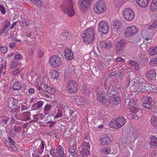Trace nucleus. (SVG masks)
<instances>
[{"label":"nucleus","mask_w":157,"mask_h":157,"mask_svg":"<svg viewBox=\"0 0 157 157\" xmlns=\"http://www.w3.org/2000/svg\"><path fill=\"white\" fill-rule=\"evenodd\" d=\"M82 148L87 149V150L89 149L90 148V146L89 143L86 142H83L82 144Z\"/></svg>","instance_id":"de8ad7c7"},{"label":"nucleus","mask_w":157,"mask_h":157,"mask_svg":"<svg viewBox=\"0 0 157 157\" xmlns=\"http://www.w3.org/2000/svg\"><path fill=\"white\" fill-rule=\"evenodd\" d=\"M139 6L141 7H145L147 5L149 0H136Z\"/></svg>","instance_id":"7c9ffc66"},{"label":"nucleus","mask_w":157,"mask_h":157,"mask_svg":"<svg viewBox=\"0 0 157 157\" xmlns=\"http://www.w3.org/2000/svg\"><path fill=\"white\" fill-rule=\"evenodd\" d=\"M44 144L43 140L41 141L40 145L39 148L44 150Z\"/></svg>","instance_id":"052dcab7"},{"label":"nucleus","mask_w":157,"mask_h":157,"mask_svg":"<svg viewBox=\"0 0 157 157\" xmlns=\"http://www.w3.org/2000/svg\"><path fill=\"white\" fill-rule=\"evenodd\" d=\"M107 96L106 94L102 90H100L97 94V99L101 103H104L105 101Z\"/></svg>","instance_id":"6ab92c4d"},{"label":"nucleus","mask_w":157,"mask_h":157,"mask_svg":"<svg viewBox=\"0 0 157 157\" xmlns=\"http://www.w3.org/2000/svg\"><path fill=\"white\" fill-rule=\"evenodd\" d=\"M111 100L109 101L110 104L113 106L119 104L120 102V98L119 97H111Z\"/></svg>","instance_id":"bb28decb"},{"label":"nucleus","mask_w":157,"mask_h":157,"mask_svg":"<svg viewBox=\"0 0 157 157\" xmlns=\"http://www.w3.org/2000/svg\"><path fill=\"white\" fill-rule=\"evenodd\" d=\"M76 150V146L75 145H73L70 147L69 151L70 153H75V152Z\"/></svg>","instance_id":"3c124183"},{"label":"nucleus","mask_w":157,"mask_h":157,"mask_svg":"<svg viewBox=\"0 0 157 157\" xmlns=\"http://www.w3.org/2000/svg\"><path fill=\"white\" fill-rule=\"evenodd\" d=\"M0 49L1 52L3 53H6L7 51V48L5 46L1 47Z\"/></svg>","instance_id":"6e6d98bb"},{"label":"nucleus","mask_w":157,"mask_h":157,"mask_svg":"<svg viewBox=\"0 0 157 157\" xmlns=\"http://www.w3.org/2000/svg\"><path fill=\"white\" fill-rule=\"evenodd\" d=\"M138 32V29L134 25L129 26L127 27L124 31V36L126 38L133 36Z\"/></svg>","instance_id":"6e6552de"},{"label":"nucleus","mask_w":157,"mask_h":157,"mask_svg":"<svg viewBox=\"0 0 157 157\" xmlns=\"http://www.w3.org/2000/svg\"><path fill=\"white\" fill-rule=\"evenodd\" d=\"M21 63L19 62H17L16 61H13L10 65V67L11 69H13L17 66H21Z\"/></svg>","instance_id":"4c0bfd02"},{"label":"nucleus","mask_w":157,"mask_h":157,"mask_svg":"<svg viewBox=\"0 0 157 157\" xmlns=\"http://www.w3.org/2000/svg\"><path fill=\"white\" fill-rule=\"evenodd\" d=\"M81 91L82 93L84 94L86 97H89L90 94V91L89 90V86L87 84L83 85L82 87Z\"/></svg>","instance_id":"a878e982"},{"label":"nucleus","mask_w":157,"mask_h":157,"mask_svg":"<svg viewBox=\"0 0 157 157\" xmlns=\"http://www.w3.org/2000/svg\"><path fill=\"white\" fill-rule=\"evenodd\" d=\"M17 101L12 98H10L8 100V107L12 109H14L17 106Z\"/></svg>","instance_id":"5701e85b"},{"label":"nucleus","mask_w":157,"mask_h":157,"mask_svg":"<svg viewBox=\"0 0 157 157\" xmlns=\"http://www.w3.org/2000/svg\"><path fill=\"white\" fill-rule=\"evenodd\" d=\"M14 58L16 60L21 59H22V56L21 54H18L14 56Z\"/></svg>","instance_id":"13d9d810"},{"label":"nucleus","mask_w":157,"mask_h":157,"mask_svg":"<svg viewBox=\"0 0 157 157\" xmlns=\"http://www.w3.org/2000/svg\"><path fill=\"white\" fill-rule=\"evenodd\" d=\"M152 125L154 127L157 128V117L153 116L151 117L150 120Z\"/></svg>","instance_id":"72a5a7b5"},{"label":"nucleus","mask_w":157,"mask_h":157,"mask_svg":"<svg viewBox=\"0 0 157 157\" xmlns=\"http://www.w3.org/2000/svg\"><path fill=\"white\" fill-rule=\"evenodd\" d=\"M21 128L17 126H14L13 129L11 131L10 135L11 136L13 137L21 131Z\"/></svg>","instance_id":"c756f323"},{"label":"nucleus","mask_w":157,"mask_h":157,"mask_svg":"<svg viewBox=\"0 0 157 157\" xmlns=\"http://www.w3.org/2000/svg\"><path fill=\"white\" fill-rule=\"evenodd\" d=\"M132 82L130 83V85L128 86L127 84H125L127 86L125 87V89L126 91V93L127 92V99L130 100L129 105H135L137 103V100L136 98H133V94L132 93L134 92L133 90L135 88L136 86H134V88L131 89L132 86Z\"/></svg>","instance_id":"39448f33"},{"label":"nucleus","mask_w":157,"mask_h":157,"mask_svg":"<svg viewBox=\"0 0 157 157\" xmlns=\"http://www.w3.org/2000/svg\"><path fill=\"white\" fill-rule=\"evenodd\" d=\"M112 140V137L111 136H109L106 135L103 136L101 138L100 143L102 146L107 145L111 142Z\"/></svg>","instance_id":"f3484780"},{"label":"nucleus","mask_w":157,"mask_h":157,"mask_svg":"<svg viewBox=\"0 0 157 157\" xmlns=\"http://www.w3.org/2000/svg\"><path fill=\"white\" fill-rule=\"evenodd\" d=\"M60 73V71L59 70L56 69L51 72L50 74V75L52 78L57 79L59 77Z\"/></svg>","instance_id":"c85d7f7f"},{"label":"nucleus","mask_w":157,"mask_h":157,"mask_svg":"<svg viewBox=\"0 0 157 157\" xmlns=\"http://www.w3.org/2000/svg\"><path fill=\"white\" fill-rule=\"evenodd\" d=\"M97 67L99 69H101L103 68L102 63H100L98 64Z\"/></svg>","instance_id":"338daca9"},{"label":"nucleus","mask_w":157,"mask_h":157,"mask_svg":"<svg viewBox=\"0 0 157 157\" xmlns=\"http://www.w3.org/2000/svg\"><path fill=\"white\" fill-rule=\"evenodd\" d=\"M150 66L154 67H157V58H151L149 62Z\"/></svg>","instance_id":"c9c22d12"},{"label":"nucleus","mask_w":157,"mask_h":157,"mask_svg":"<svg viewBox=\"0 0 157 157\" xmlns=\"http://www.w3.org/2000/svg\"><path fill=\"white\" fill-rule=\"evenodd\" d=\"M38 56L39 58L41 57L44 54V52L40 49H38L37 51Z\"/></svg>","instance_id":"864d4df0"},{"label":"nucleus","mask_w":157,"mask_h":157,"mask_svg":"<svg viewBox=\"0 0 157 157\" xmlns=\"http://www.w3.org/2000/svg\"><path fill=\"white\" fill-rule=\"evenodd\" d=\"M100 151L103 154H108L110 153V149L109 147H104L100 149Z\"/></svg>","instance_id":"79ce46f5"},{"label":"nucleus","mask_w":157,"mask_h":157,"mask_svg":"<svg viewBox=\"0 0 157 157\" xmlns=\"http://www.w3.org/2000/svg\"><path fill=\"white\" fill-rule=\"evenodd\" d=\"M142 106L145 108L149 109L151 108V104L143 101V103L142 104Z\"/></svg>","instance_id":"09e8293b"},{"label":"nucleus","mask_w":157,"mask_h":157,"mask_svg":"<svg viewBox=\"0 0 157 157\" xmlns=\"http://www.w3.org/2000/svg\"><path fill=\"white\" fill-rule=\"evenodd\" d=\"M22 86V83L18 81L14 82L13 86V89L15 90H20Z\"/></svg>","instance_id":"2f4dec72"},{"label":"nucleus","mask_w":157,"mask_h":157,"mask_svg":"<svg viewBox=\"0 0 157 157\" xmlns=\"http://www.w3.org/2000/svg\"><path fill=\"white\" fill-rule=\"evenodd\" d=\"M0 10L2 14H5L6 10L4 7L3 6H0Z\"/></svg>","instance_id":"bf43d9fd"},{"label":"nucleus","mask_w":157,"mask_h":157,"mask_svg":"<svg viewBox=\"0 0 157 157\" xmlns=\"http://www.w3.org/2000/svg\"><path fill=\"white\" fill-rule=\"evenodd\" d=\"M109 28L108 24L105 21H101L98 24V31L102 34L107 33L109 31Z\"/></svg>","instance_id":"2eb2a0df"},{"label":"nucleus","mask_w":157,"mask_h":157,"mask_svg":"<svg viewBox=\"0 0 157 157\" xmlns=\"http://www.w3.org/2000/svg\"><path fill=\"white\" fill-rule=\"evenodd\" d=\"M98 117L100 120H104L105 118V116L102 114H100L99 115Z\"/></svg>","instance_id":"69168bd1"},{"label":"nucleus","mask_w":157,"mask_h":157,"mask_svg":"<svg viewBox=\"0 0 157 157\" xmlns=\"http://www.w3.org/2000/svg\"><path fill=\"white\" fill-rule=\"evenodd\" d=\"M130 111L136 115H137V113L138 112H139V109L135 106H132L131 107L130 109Z\"/></svg>","instance_id":"37998d69"},{"label":"nucleus","mask_w":157,"mask_h":157,"mask_svg":"<svg viewBox=\"0 0 157 157\" xmlns=\"http://www.w3.org/2000/svg\"><path fill=\"white\" fill-rule=\"evenodd\" d=\"M85 35L83 38L85 43L88 44L92 43L94 39V30L93 27H91L86 29L84 31Z\"/></svg>","instance_id":"20e7f679"},{"label":"nucleus","mask_w":157,"mask_h":157,"mask_svg":"<svg viewBox=\"0 0 157 157\" xmlns=\"http://www.w3.org/2000/svg\"><path fill=\"white\" fill-rule=\"evenodd\" d=\"M56 107L58 109L62 110L63 109V105L61 103H58L56 106Z\"/></svg>","instance_id":"0e129e2a"},{"label":"nucleus","mask_w":157,"mask_h":157,"mask_svg":"<svg viewBox=\"0 0 157 157\" xmlns=\"http://www.w3.org/2000/svg\"><path fill=\"white\" fill-rule=\"evenodd\" d=\"M146 76L149 80H155L156 76L155 70L152 69L148 71L146 73Z\"/></svg>","instance_id":"aec40b11"},{"label":"nucleus","mask_w":157,"mask_h":157,"mask_svg":"<svg viewBox=\"0 0 157 157\" xmlns=\"http://www.w3.org/2000/svg\"><path fill=\"white\" fill-rule=\"evenodd\" d=\"M76 101L78 103L83 105H84L86 103L85 100L82 98H77Z\"/></svg>","instance_id":"8fccbe9b"},{"label":"nucleus","mask_w":157,"mask_h":157,"mask_svg":"<svg viewBox=\"0 0 157 157\" xmlns=\"http://www.w3.org/2000/svg\"><path fill=\"white\" fill-rule=\"evenodd\" d=\"M9 120V118L7 117H4L2 120L1 121V123L2 125H4L7 124L8 121Z\"/></svg>","instance_id":"a18cd8bd"},{"label":"nucleus","mask_w":157,"mask_h":157,"mask_svg":"<svg viewBox=\"0 0 157 157\" xmlns=\"http://www.w3.org/2000/svg\"><path fill=\"white\" fill-rule=\"evenodd\" d=\"M150 55L153 56L157 54V46L150 47L148 50Z\"/></svg>","instance_id":"473e14b6"},{"label":"nucleus","mask_w":157,"mask_h":157,"mask_svg":"<svg viewBox=\"0 0 157 157\" xmlns=\"http://www.w3.org/2000/svg\"><path fill=\"white\" fill-rule=\"evenodd\" d=\"M21 36L26 44L30 45L34 44L35 39L32 36L31 32H28L26 34H22Z\"/></svg>","instance_id":"f8f14e48"},{"label":"nucleus","mask_w":157,"mask_h":157,"mask_svg":"<svg viewBox=\"0 0 157 157\" xmlns=\"http://www.w3.org/2000/svg\"><path fill=\"white\" fill-rule=\"evenodd\" d=\"M131 82H132L131 89L134 88V86H136L133 90L137 94H141L142 92H144L145 90H148L147 88V86L150 87L149 89L151 91H153L154 90H156L154 85L151 84L149 85L146 84L145 82H141L140 81L139 78L138 77H136L133 79L129 77L127 78V79L125 81V83L128 86L130 85V83Z\"/></svg>","instance_id":"f257e3e1"},{"label":"nucleus","mask_w":157,"mask_h":157,"mask_svg":"<svg viewBox=\"0 0 157 157\" xmlns=\"http://www.w3.org/2000/svg\"><path fill=\"white\" fill-rule=\"evenodd\" d=\"M101 45L103 48L108 49L112 47V44L111 42L110 41H108L107 43L105 42H102L101 43Z\"/></svg>","instance_id":"e433bc0d"},{"label":"nucleus","mask_w":157,"mask_h":157,"mask_svg":"<svg viewBox=\"0 0 157 157\" xmlns=\"http://www.w3.org/2000/svg\"><path fill=\"white\" fill-rule=\"evenodd\" d=\"M49 64L53 68H56L61 66L62 63L61 59L57 55L51 56L49 60Z\"/></svg>","instance_id":"0eeeda50"},{"label":"nucleus","mask_w":157,"mask_h":157,"mask_svg":"<svg viewBox=\"0 0 157 157\" xmlns=\"http://www.w3.org/2000/svg\"><path fill=\"white\" fill-rule=\"evenodd\" d=\"M56 122L54 121H49L47 123L49 124V127H51L53 125H54L55 123Z\"/></svg>","instance_id":"680f3d73"},{"label":"nucleus","mask_w":157,"mask_h":157,"mask_svg":"<svg viewBox=\"0 0 157 157\" xmlns=\"http://www.w3.org/2000/svg\"><path fill=\"white\" fill-rule=\"evenodd\" d=\"M125 120L124 117H121L116 120H112L109 123L110 126L116 129H118L125 124Z\"/></svg>","instance_id":"423d86ee"},{"label":"nucleus","mask_w":157,"mask_h":157,"mask_svg":"<svg viewBox=\"0 0 157 157\" xmlns=\"http://www.w3.org/2000/svg\"><path fill=\"white\" fill-rule=\"evenodd\" d=\"M106 10V6L105 2L101 1H98L96 6L94 8V11L98 14L104 12Z\"/></svg>","instance_id":"ddd939ff"},{"label":"nucleus","mask_w":157,"mask_h":157,"mask_svg":"<svg viewBox=\"0 0 157 157\" xmlns=\"http://www.w3.org/2000/svg\"><path fill=\"white\" fill-rule=\"evenodd\" d=\"M42 80V82H40V78H38L34 84L37 90H39V93L42 95L43 94L42 91L44 90L51 94H55L56 91L55 89L51 86H48L46 84V81L48 80L47 78H44Z\"/></svg>","instance_id":"f03ea898"},{"label":"nucleus","mask_w":157,"mask_h":157,"mask_svg":"<svg viewBox=\"0 0 157 157\" xmlns=\"http://www.w3.org/2000/svg\"><path fill=\"white\" fill-rule=\"evenodd\" d=\"M68 0V2L70 4L63 10L69 17H71L74 16L75 14V13L74 10L73 8L72 0Z\"/></svg>","instance_id":"dca6fc26"},{"label":"nucleus","mask_w":157,"mask_h":157,"mask_svg":"<svg viewBox=\"0 0 157 157\" xmlns=\"http://www.w3.org/2000/svg\"><path fill=\"white\" fill-rule=\"evenodd\" d=\"M77 155L75 153H71L69 157H77Z\"/></svg>","instance_id":"774afa93"},{"label":"nucleus","mask_w":157,"mask_h":157,"mask_svg":"<svg viewBox=\"0 0 157 157\" xmlns=\"http://www.w3.org/2000/svg\"><path fill=\"white\" fill-rule=\"evenodd\" d=\"M21 68H17L13 70L12 71V74L13 75H18L21 71Z\"/></svg>","instance_id":"c03bdc74"},{"label":"nucleus","mask_w":157,"mask_h":157,"mask_svg":"<svg viewBox=\"0 0 157 157\" xmlns=\"http://www.w3.org/2000/svg\"><path fill=\"white\" fill-rule=\"evenodd\" d=\"M67 91L70 93H76L78 90V84L74 80H70L67 85Z\"/></svg>","instance_id":"1a4fd4ad"},{"label":"nucleus","mask_w":157,"mask_h":157,"mask_svg":"<svg viewBox=\"0 0 157 157\" xmlns=\"http://www.w3.org/2000/svg\"><path fill=\"white\" fill-rule=\"evenodd\" d=\"M52 105L49 104H47L45 105L44 108V112H47L50 110L52 107Z\"/></svg>","instance_id":"5fc2aeb1"},{"label":"nucleus","mask_w":157,"mask_h":157,"mask_svg":"<svg viewBox=\"0 0 157 157\" xmlns=\"http://www.w3.org/2000/svg\"><path fill=\"white\" fill-rule=\"evenodd\" d=\"M90 0H79V8L82 11L86 10L89 7Z\"/></svg>","instance_id":"a211bd4d"},{"label":"nucleus","mask_w":157,"mask_h":157,"mask_svg":"<svg viewBox=\"0 0 157 157\" xmlns=\"http://www.w3.org/2000/svg\"><path fill=\"white\" fill-rule=\"evenodd\" d=\"M125 41L121 40L119 41L117 44V51L118 53H121L122 51L125 47Z\"/></svg>","instance_id":"393cba45"},{"label":"nucleus","mask_w":157,"mask_h":157,"mask_svg":"<svg viewBox=\"0 0 157 157\" xmlns=\"http://www.w3.org/2000/svg\"><path fill=\"white\" fill-rule=\"evenodd\" d=\"M64 56L67 60H71L74 57L73 52L70 49H66L64 51Z\"/></svg>","instance_id":"b1692460"},{"label":"nucleus","mask_w":157,"mask_h":157,"mask_svg":"<svg viewBox=\"0 0 157 157\" xmlns=\"http://www.w3.org/2000/svg\"><path fill=\"white\" fill-rule=\"evenodd\" d=\"M63 115L62 110L61 109H58V112L57 113L56 115L54 117V118H58L61 117Z\"/></svg>","instance_id":"49530a36"},{"label":"nucleus","mask_w":157,"mask_h":157,"mask_svg":"<svg viewBox=\"0 0 157 157\" xmlns=\"http://www.w3.org/2000/svg\"><path fill=\"white\" fill-rule=\"evenodd\" d=\"M143 101L149 104H151L152 102V98L149 96H145L142 99Z\"/></svg>","instance_id":"58836bf2"},{"label":"nucleus","mask_w":157,"mask_h":157,"mask_svg":"<svg viewBox=\"0 0 157 157\" xmlns=\"http://www.w3.org/2000/svg\"><path fill=\"white\" fill-rule=\"evenodd\" d=\"M157 27V20L155 21L152 25L148 26L147 29H143L141 31V34L144 39L147 41L151 39Z\"/></svg>","instance_id":"7ed1b4c3"},{"label":"nucleus","mask_w":157,"mask_h":157,"mask_svg":"<svg viewBox=\"0 0 157 157\" xmlns=\"http://www.w3.org/2000/svg\"><path fill=\"white\" fill-rule=\"evenodd\" d=\"M150 8L151 10L152 11L157 9V0H152Z\"/></svg>","instance_id":"f704fd0d"},{"label":"nucleus","mask_w":157,"mask_h":157,"mask_svg":"<svg viewBox=\"0 0 157 157\" xmlns=\"http://www.w3.org/2000/svg\"><path fill=\"white\" fill-rule=\"evenodd\" d=\"M43 104L44 102L43 101H39L35 104V105L36 106L37 108H39L41 107L43 105Z\"/></svg>","instance_id":"603ef678"},{"label":"nucleus","mask_w":157,"mask_h":157,"mask_svg":"<svg viewBox=\"0 0 157 157\" xmlns=\"http://www.w3.org/2000/svg\"><path fill=\"white\" fill-rule=\"evenodd\" d=\"M30 114V113L29 112H25L20 113V116L21 117H19V115H17L16 117V118L18 120H23L24 121H27L29 119Z\"/></svg>","instance_id":"412c9836"},{"label":"nucleus","mask_w":157,"mask_h":157,"mask_svg":"<svg viewBox=\"0 0 157 157\" xmlns=\"http://www.w3.org/2000/svg\"><path fill=\"white\" fill-rule=\"evenodd\" d=\"M7 29V25H5L4 26L3 29L0 30V35L4 33L5 31H6Z\"/></svg>","instance_id":"4d7b16f0"},{"label":"nucleus","mask_w":157,"mask_h":157,"mask_svg":"<svg viewBox=\"0 0 157 157\" xmlns=\"http://www.w3.org/2000/svg\"><path fill=\"white\" fill-rule=\"evenodd\" d=\"M124 17L128 21H132L134 17V13L133 11L130 8L124 9L123 12Z\"/></svg>","instance_id":"4468645a"},{"label":"nucleus","mask_w":157,"mask_h":157,"mask_svg":"<svg viewBox=\"0 0 157 157\" xmlns=\"http://www.w3.org/2000/svg\"><path fill=\"white\" fill-rule=\"evenodd\" d=\"M115 61L117 62H121L122 61H124V60L121 57H117L115 60Z\"/></svg>","instance_id":"e2e57ef3"},{"label":"nucleus","mask_w":157,"mask_h":157,"mask_svg":"<svg viewBox=\"0 0 157 157\" xmlns=\"http://www.w3.org/2000/svg\"><path fill=\"white\" fill-rule=\"evenodd\" d=\"M149 144L150 147L153 148L157 146V138L154 136H151L150 138Z\"/></svg>","instance_id":"cd10ccee"},{"label":"nucleus","mask_w":157,"mask_h":157,"mask_svg":"<svg viewBox=\"0 0 157 157\" xmlns=\"http://www.w3.org/2000/svg\"><path fill=\"white\" fill-rule=\"evenodd\" d=\"M50 154L52 156L57 157H65V155L64 152L63 147L61 146H58L55 150L51 149L50 151Z\"/></svg>","instance_id":"9d476101"},{"label":"nucleus","mask_w":157,"mask_h":157,"mask_svg":"<svg viewBox=\"0 0 157 157\" xmlns=\"http://www.w3.org/2000/svg\"><path fill=\"white\" fill-rule=\"evenodd\" d=\"M129 63L132 65L133 68H135L136 70L139 69L140 67L138 63L132 60H130L129 61Z\"/></svg>","instance_id":"a19ab883"},{"label":"nucleus","mask_w":157,"mask_h":157,"mask_svg":"<svg viewBox=\"0 0 157 157\" xmlns=\"http://www.w3.org/2000/svg\"><path fill=\"white\" fill-rule=\"evenodd\" d=\"M123 27L121 22L120 21L115 20L113 22L112 31L115 33L119 34L122 30Z\"/></svg>","instance_id":"9b49d317"},{"label":"nucleus","mask_w":157,"mask_h":157,"mask_svg":"<svg viewBox=\"0 0 157 157\" xmlns=\"http://www.w3.org/2000/svg\"><path fill=\"white\" fill-rule=\"evenodd\" d=\"M8 140V142L7 141H5V143L7 147L10 149L15 151L17 150V148L14 144V142L12 139L11 137H9Z\"/></svg>","instance_id":"4be33fe9"},{"label":"nucleus","mask_w":157,"mask_h":157,"mask_svg":"<svg viewBox=\"0 0 157 157\" xmlns=\"http://www.w3.org/2000/svg\"><path fill=\"white\" fill-rule=\"evenodd\" d=\"M61 36L64 39H69L71 36V34L69 32L66 31L63 32Z\"/></svg>","instance_id":"ea45409f"}]
</instances>
